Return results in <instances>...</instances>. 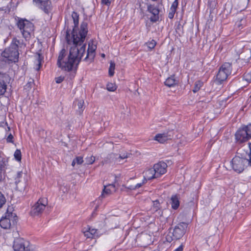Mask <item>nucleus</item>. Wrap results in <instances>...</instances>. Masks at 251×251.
Returning <instances> with one entry per match:
<instances>
[{"instance_id":"1","label":"nucleus","mask_w":251,"mask_h":251,"mask_svg":"<svg viewBox=\"0 0 251 251\" xmlns=\"http://www.w3.org/2000/svg\"><path fill=\"white\" fill-rule=\"evenodd\" d=\"M79 14L73 11L71 19L65 17V27L67 28L66 38L69 44L73 43L67 57V51L63 49L60 51L57 65L61 70L71 72L74 71L72 76L74 77L82 57L85 53L86 44L84 41L88 33V23L85 21L81 23L78 28Z\"/></svg>"},{"instance_id":"2","label":"nucleus","mask_w":251,"mask_h":251,"mask_svg":"<svg viewBox=\"0 0 251 251\" xmlns=\"http://www.w3.org/2000/svg\"><path fill=\"white\" fill-rule=\"evenodd\" d=\"M21 44L20 40L14 38L9 48L5 49L2 52V56L11 62H17L19 59V46Z\"/></svg>"},{"instance_id":"3","label":"nucleus","mask_w":251,"mask_h":251,"mask_svg":"<svg viewBox=\"0 0 251 251\" xmlns=\"http://www.w3.org/2000/svg\"><path fill=\"white\" fill-rule=\"evenodd\" d=\"M17 25L23 37L25 40L28 39L30 37L31 33L34 30L33 23L25 19H20L17 23Z\"/></svg>"},{"instance_id":"4","label":"nucleus","mask_w":251,"mask_h":251,"mask_svg":"<svg viewBox=\"0 0 251 251\" xmlns=\"http://www.w3.org/2000/svg\"><path fill=\"white\" fill-rule=\"evenodd\" d=\"M231 166L233 170L237 173H242L250 164L251 162V153L250 154V159L240 157L239 156H235L231 161Z\"/></svg>"},{"instance_id":"5","label":"nucleus","mask_w":251,"mask_h":251,"mask_svg":"<svg viewBox=\"0 0 251 251\" xmlns=\"http://www.w3.org/2000/svg\"><path fill=\"white\" fill-rule=\"evenodd\" d=\"M231 64L228 62L224 63L220 68L217 75V81L220 84H221L223 81H225L228 76L231 74Z\"/></svg>"},{"instance_id":"6","label":"nucleus","mask_w":251,"mask_h":251,"mask_svg":"<svg viewBox=\"0 0 251 251\" xmlns=\"http://www.w3.org/2000/svg\"><path fill=\"white\" fill-rule=\"evenodd\" d=\"M48 204L47 198H40L31 207L30 214L32 216H37L41 215Z\"/></svg>"},{"instance_id":"7","label":"nucleus","mask_w":251,"mask_h":251,"mask_svg":"<svg viewBox=\"0 0 251 251\" xmlns=\"http://www.w3.org/2000/svg\"><path fill=\"white\" fill-rule=\"evenodd\" d=\"M187 227V224L185 222H181L175 226L172 234L175 240L180 239L185 234L186 229Z\"/></svg>"},{"instance_id":"8","label":"nucleus","mask_w":251,"mask_h":251,"mask_svg":"<svg viewBox=\"0 0 251 251\" xmlns=\"http://www.w3.org/2000/svg\"><path fill=\"white\" fill-rule=\"evenodd\" d=\"M236 142L239 144L247 142L250 138L249 132L244 126L240 128L235 134Z\"/></svg>"},{"instance_id":"9","label":"nucleus","mask_w":251,"mask_h":251,"mask_svg":"<svg viewBox=\"0 0 251 251\" xmlns=\"http://www.w3.org/2000/svg\"><path fill=\"white\" fill-rule=\"evenodd\" d=\"M13 247L15 251H30L28 242L25 241L23 238L15 239Z\"/></svg>"},{"instance_id":"10","label":"nucleus","mask_w":251,"mask_h":251,"mask_svg":"<svg viewBox=\"0 0 251 251\" xmlns=\"http://www.w3.org/2000/svg\"><path fill=\"white\" fill-rule=\"evenodd\" d=\"M14 218L12 213H6L4 217H2L0 220V226L3 229H9L12 226L11 221ZM17 223L16 220H12V225H15Z\"/></svg>"},{"instance_id":"11","label":"nucleus","mask_w":251,"mask_h":251,"mask_svg":"<svg viewBox=\"0 0 251 251\" xmlns=\"http://www.w3.org/2000/svg\"><path fill=\"white\" fill-rule=\"evenodd\" d=\"M167 166V164L163 161H160L154 165L153 168L156 172L157 177H159L166 173Z\"/></svg>"},{"instance_id":"12","label":"nucleus","mask_w":251,"mask_h":251,"mask_svg":"<svg viewBox=\"0 0 251 251\" xmlns=\"http://www.w3.org/2000/svg\"><path fill=\"white\" fill-rule=\"evenodd\" d=\"M148 11L152 14V16L150 17L151 21L156 22L159 20V10L158 8L154 5L149 4L148 5Z\"/></svg>"},{"instance_id":"13","label":"nucleus","mask_w":251,"mask_h":251,"mask_svg":"<svg viewBox=\"0 0 251 251\" xmlns=\"http://www.w3.org/2000/svg\"><path fill=\"white\" fill-rule=\"evenodd\" d=\"M33 2L38 4L40 8L44 11L45 13H49L50 9V2L49 0H33Z\"/></svg>"},{"instance_id":"14","label":"nucleus","mask_w":251,"mask_h":251,"mask_svg":"<svg viewBox=\"0 0 251 251\" xmlns=\"http://www.w3.org/2000/svg\"><path fill=\"white\" fill-rule=\"evenodd\" d=\"M8 75L5 74H0V96L4 94L7 88L5 81L8 78Z\"/></svg>"},{"instance_id":"15","label":"nucleus","mask_w":251,"mask_h":251,"mask_svg":"<svg viewBox=\"0 0 251 251\" xmlns=\"http://www.w3.org/2000/svg\"><path fill=\"white\" fill-rule=\"evenodd\" d=\"M172 136L168 132L157 134L154 137V140L160 143H164L168 140L171 139Z\"/></svg>"},{"instance_id":"16","label":"nucleus","mask_w":251,"mask_h":251,"mask_svg":"<svg viewBox=\"0 0 251 251\" xmlns=\"http://www.w3.org/2000/svg\"><path fill=\"white\" fill-rule=\"evenodd\" d=\"M96 49L97 47L96 45L93 44L89 43L86 56L84 58V60H86L88 58L91 59H93L95 56V50Z\"/></svg>"},{"instance_id":"17","label":"nucleus","mask_w":251,"mask_h":251,"mask_svg":"<svg viewBox=\"0 0 251 251\" xmlns=\"http://www.w3.org/2000/svg\"><path fill=\"white\" fill-rule=\"evenodd\" d=\"M144 173V177L146 181H147V180H151L158 177H157V175L153 168L147 169Z\"/></svg>"},{"instance_id":"18","label":"nucleus","mask_w":251,"mask_h":251,"mask_svg":"<svg viewBox=\"0 0 251 251\" xmlns=\"http://www.w3.org/2000/svg\"><path fill=\"white\" fill-rule=\"evenodd\" d=\"M171 204L172 208L173 209L176 210L179 206L180 202L179 201L178 196L176 195H173L171 198Z\"/></svg>"},{"instance_id":"19","label":"nucleus","mask_w":251,"mask_h":251,"mask_svg":"<svg viewBox=\"0 0 251 251\" xmlns=\"http://www.w3.org/2000/svg\"><path fill=\"white\" fill-rule=\"evenodd\" d=\"M74 107L76 109V111L79 115H81L84 109V101L79 100L74 102Z\"/></svg>"},{"instance_id":"20","label":"nucleus","mask_w":251,"mask_h":251,"mask_svg":"<svg viewBox=\"0 0 251 251\" xmlns=\"http://www.w3.org/2000/svg\"><path fill=\"white\" fill-rule=\"evenodd\" d=\"M174 75H172L166 79L164 82V84L166 86L171 87L176 85L177 84V81L175 79Z\"/></svg>"},{"instance_id":"21","label":"nucleus","mask_w":251,"mask_h":251,"mask_svg":"<svg viewBox=\"0 0 251 251\" xmlns=\"http://www.w3.org/2000/svg\"><path fill=\"white\" fill-rule=\"evenodd\" d=\"M115 68V64L114 62L111 61L108 70V74L110 76H112L114 75V70Z\"/></svg>"},{"instance_id":"22","label":"nucleus","mask_w":251,"mask_h":251,"mask_svg":"<svg viewBox=\"0 0 251 251\" xmlns=\"http://www.w3.org/2000/svg\"><path fill=\"white\" fill-rule=\"evenodd\" d=\"M202 85H203V83L201 81H200V80L197 81L195 83L194 87L193 90V92L194 93L197 92L202 87Z\"/></svg>"},{"instance_id":"23","label":"nucleus","mask_w":251,"mask_h":251,"mask_svg":"<svg viewBox=\"0 0 251 251\" xmlns=\"http://www.w3.org/2000/svg\"><path fill=\"white\" fill-rule=\"evenodd\" d=\"M160 208V204L158 200L153 201L152 210L154 211H157Z\"/></svg>"},{"instance_id":"24","label":"nucleus","mask_w":251,"mask_h":251,"mask_svg":"<svg viewBox=\"0 0 251 251\" xmlns=\"http://www.w3.org/2000/svg\"><path fill=\"white\" fill-rule=\"evenodd\" d=\"M107 89L109 91L114 92L117 89V86L115 84L109 83L107 84Z\"/></svg>"},{"instance_id":"25","label":"nucleus","mask_w":251,"mask_h":251,"mask_svg":"<svg viewBox=\"0 0 251 251\" xmlns=\"http://www.w3.org/2000/svg\"><path fill=\"white\" fill-rule=\"evenodd\" d=\"M14 157L18 161L21 160V152L20 150L17 149L14 152Z\"/></svg>"},{"instance_id":"26","label":"nucleus","mask_w":251,"mask_h":251,"mask_svg":"<svg viewBox=\"0 0 251 251\" xmlns=\"http://www.w3.org/2000/svg\"><path fill=\"white\" fill-rule=\"evenodd\" d=\"M110 193L111 190L109 188H107L106 186H104L102 194L101 195V197L102 198H104L105 197V195H109Z\"/></svg>"},{"instance_id":"27","label":"nucleus","mask_w":251,"mask_h":251,"mask_svg":"<svg viewBox=\"0 0 251 251\" xmlns=\"http://www.w3.org/2000/svg\"><path fill=\"white\" fill-rule=\"evenodd\" d=\"M178 0H175V1L173 2L171 8L170 10H174L175 11H176V9L178 7Z\"/></svg>"},{"instance_id":"28","label":"nucleus","mask_w":251,"mask_h":251,"mask_svg":"<svg viewBox=\"0 0 251 251\" xmlns=\"http://www.w3.org/2000/svg\"><path fill=\"white\" fill-rule=\"evenodd\" d=\"M6 202V199L4 195L2 194V193L0 192V208L2 207L3 204H5Z\"/></svg>"},{"instance_id":"29","label":"nucleus","mask_w":251,"mask_h":251,"mask_svg":"<svg viewBox=\"0 0 251 251\" xmlns=\"http://www.w3.org/2000/svg\"><path fill=\"white\" fill-rule=\"evenodd\" d=\"M5 165V162L4 161H3V160L1 161H0V183L2 181L1 172H2V170L4 169Z\"/></svg>"},{"instance_id":"30","label":"nucleus","mask_w":251,"mask_h":251,"mask_svg":"<svg viewBox=\"0 0 251 251\" xmlns=\"http://www.w3.org/2000/svg\"><path fill=\"white\" fill-rule=\"evenodd\" d=\"M146 181L145 179H144L142 183H137L134 186H131L130 187H129V188L130 189H132V190H135V189H137L138 188H139L140 187H141L143 185V184H144L146 182Z\"/></svg>"},{"instance_id":"31","label":"nucleus","mask_w":251,"mask_h":251,"mask_svg":"<svg viewBox=\"0 0 251 251\" xmlns=\"http://www.w3.org/2000/svg\"><path fill=\"white\" fill-rule=\"evenodd\" d=\"M156 44V43L154 40H152L151 42L147 43L148 48L150 49H153L155 47Z\"/></svg>"},{"instance_id":"32","label":"nucleus","mask_w":251,"mask_h":251,"mask_svg":"<svg viewBox=\"0 0 251 251\" xmlns=\"http://www.w3.org/2000/svg\"><path fill=\"white\" fill-rule=\"evenodd\" d=\"M42 56L40 54H38V56L37 57V65L38 67L36 68V70L38 71L39 70L40 67L41 66V61H42Z\"/></svg>"},{"instance_id":"33","label":"nucleus","mask_w":251,"mask_h":251,"mask_svg":"<svg viewBox=\"0 0 251 251\" xmlns=\"http://www.w3.org/2000/svg\"><path fill=\"white\" fill-rule=\"evenodd\" d=\"M244 78L247 82L249 83L251 82V71L247 74H244Z\"/></svg>"},{"instance_id":"34","label":"nucleus","mask_w":251,"mask_h":251,"mask_svg":"<svg viewBox=\"0 0 251 251\" xmlns=\"http://www.w3.org/2000/svg\"><path fill=\"white\" fill-rule=\"evenodd\" d=\"M170 232L166 236V240L168 242L171 243L173 240H175L172 234Z\"/></svg>"},{"instance_id":"35","label":"nucleus","mask_w":251,"mask_h":251,"mask_svg":"<svg viewBox=\"0 0 251 251\" xmlns=\"http://www.w3.org/2000/svg\"><path fill=\"white\" fill-rule=\"evenodd\" d=\"M95 160V157L93 156H91L89 157L86 158V162L88 164H93Z\"/></svg>"},{"instance_id":"36","label":"nucleus","mask_w":251,"mask_h":251,"mask_svg":"<svg viewBox=\"0 0 251 251\" xmlns=\"http://www.w3.org/2000/svg\"><path fill=\"white\" fill-rule=\"evenodd\" d=\"M75 161L76 164L78 165H80L83 162V157L81 156H78L75 158Z\"/></svg>"},{"instance_id":"37","label":"nucleus","mask_w":251,"mask_h":251,"mask_svg":"<svg viewBox=\"0 0 251 251\" xmlns=\"http://www.w3.org/2000/svg\"><path fill=\"white\" fill-rule=\"evenodd\" d=\"M83 233L84 236L87 238H90L93 237V236L92 234V232H91L88 229L86 230L85 231H84Z\"/></svg>"},{"instance_id":"38","label":"nucleus","mask_w":251,"mask_h":251,"mask_svg":"<svg viewBox=\"0 0 251 251\" xmlns=\"http://www.w3.org/2000/svg\"><path fill=\"white\" fill-rule=\"evenodd\" d=\"M33 85V80H32V81H29L28 83L26 84V85L25 86V89L29 90L31 88Z\"/></svg>"},{"instance_id":"39","label":"nucleus","mask_w":251,"mask_h":251,"mask_svg":"<svg viewBox=\"0 0 251 251\" xmlns=\"http://www.w3.org/2000/svg\"><path fill=\"white\" fill-rule=\"evenodd\" d=\"M244 126L248 132H249V136L251 138V124H249L247 126Z\"/></svg>"},{"instance_id":"40","label":"nucleus","mask_w":251,"mask_h":251,"mask_svg":"<svg viewBox=\"0 0 251 251\" xmlns=\"http://www.w3.org/2000/svg\"><path fill=\"white\" fill-rule=\"evenodd\" d=\"M112 0H101V3L107 6H109Z\"/></svg>"},{"instance_id":"41","label":"nucleus","mask_w":251,"mask_h":251,"mask_svg":"<svg viewBox=\"0 0 251 251\" xmlns=\"http://www.w3.org/2000/svg\"><path fill=\"white\" fill-rule=\"evenodd\" d=\"M64 80V77L59 76L55 78V82L57 83H60Z\"/></svg>"},{"instance_id":"42","label":"nucleus","mask_w":251,"mask_h":251,"mask_svg":"<svg viewBox=\"0 0 251 251\" xmlns=\"http://www.w3.org/2000/svg\"><path fill=\"white\" fill-rule=\"evenodd\" d=\"M176 11H175L174 10H170V12L169 13V14H168V17L170 19H172L174 18V15L175 14Z\"/></svg>"},{"instance_id":"43","label":"nucleus","mask_w":251,"mask_h":251,"mask_svg":"<svg viewBox=\"0 0 251 251\" xmlns=\"http://www.w3.org/2000/svg\"><path fill=\"white\" fill-rule=\"evenodd\" d=\"M13 136H12V134H10L7 137V138L6 139V141L8 143H13Z\"/></svg>"},{"instance_id":"44","label":"nucleus","mask_w":251,"mask_h":251,"mask_svg":"<svg viewBox=\"0 0 251 251\" xmlns=\"http://www.w3.org/2000/svg\"><path fill=\"white\" fill-rule=\"evenodd\" d=\"M88 229L90 230L91 232H92V235L94 236L97 232V230L94 228H91L90 227H89Z\"/></svg>"},{"instance_id":"45","label":"nucleus","mask_w":251,"mask_h":251,"mask_svg":"<svg viewBox=\"0 0 251 251\" xmlns=\"http://www.w3.org/2000/svg\"><path fill=\"white\" fill-rule=\"evenodd\" d=\"M22 172H18L17 174L16 177L15 178L20 179L22 177Z\"/></svg>"},{"instance_id":"46","label":"nucleus","mask_w":251,"mask_h":251,"mask_svg":"<svg viewBox=\"0 0 251 251\" xmlns=\"http://www.w3.org/2000/svg\"><path fill=\"white\" fill-rule=\"evenodd\" d=\"M127 154L124 153L123 155H120L119 158L121 159H125L127 158Z\"/></svg>"},{"instance_id":"47","label":"nucleus","mask_w":251,"mask_h":251,"mask_svg":"<svg viewBox=\"0 0 251 251\" xmlns=\"http://www.w3.org/2000/svg\"><path fill=\"white\" fill-rule=\"evenodd\" d=\"M183 249V246L181 245L178 248L176 249L174 251H182Z\"/></svg>"},{"instance_id":"48","label":"nucleus","mask_w":251,"mask_h":251,"mask_svg":"<svg viewBox=\"0 0 251 251\" xmlns=\"http://www.w3.org/2000/svg\"><path fill=\"white\" fill-rule=\"evenodd\" d=\"M20 179H18V178H15V184H16V185H17V184H18L19 182H20Z\"/></svg>"},{"instance_id":"49","label":"nucleus","mask_w":251,"mask_h":251,"mask_svg":"<svg viewBox=\"0 0 251 251\" xmlns=\"http://www.w3.org/2000/svg\"><path fill=\"white\" fill-rule=\"evenodd\" d=\"M75 164H76V162H75V159H74L73 161H72V165L73 166H74Z\"/></svg>"},{"instance_id":"50","label":"nucleus","mask_w":251,"mask_h":251,"mask_svg":"<svg viewBox=\"0 0 251 251\" xmlns=\"http://www.w3.org/2000/svg\"><path fill=\"white\" fill-rule=\"evenodd\" d=\"M109 186H112L113 187H115V185L114 184H113L109 185Z\"/></svg>"},{"instance_id":"51","label":"nucleus","mask_w":251,"mask_h":251,"mask_svg":"<svg viewBox=\"0 0 251 251\" xmlns=\"http://www.w3.org/2000/svg\"><path fill=\"white\" fill-rule=\"evenodd\" d=\"M101 56L104 57L105 56V54H102Z\"/></svg>"},{"instance_id":"52","label":"nucleus","mask_w":251,"mask_h":251,"mask_svg":"<svg viewBox=\"0 0 251 251\" xmlns=\"http://www.w3.org/2000/svg\"><path fill=\"white\" fill-rule=\"evenodd\" d=\"M152 0V1H157V0Z\"/></svg>"},{"instance_id":"53","label":"nucleus","mask_w":251,"mask_h":251,"mask_svg":"<svg viewBox=\"0 0 251 251\" xmlns=\"http://www.w3.org/2000/svg\"><path fill=\"white\" fill-rule=\"evenodd\" d=\"M250 98H251V95Z\"/></svg>"}]
</instances>
